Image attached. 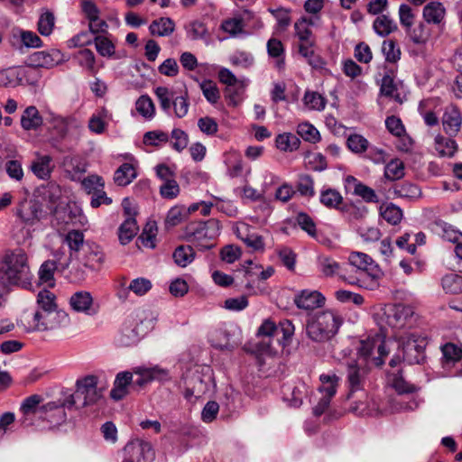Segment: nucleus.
Returning a JSON list of instances; mask_svg holds the SVG:
<instances>
[{"instance_id": "f257e3e1", "label": "nucleus", "mask_w": 462, "mask_h": 462, "mask_svg": "<svg viewBox=\"0 0 462 462\" xmlns=\"http://www.w3.org/2000/svg\"><path fill=\"white\" fill-rule=\"evenodd\" d=\"M32 277L28 256L23 249L16 248L8 252L0 261V284L4 287L18 286L29 289Z\"/></svg>"}, {"instance_id": "f03ea898", "label": "nucleus", "mask_w": 462, "mask_h": 462, "mask_svg": "<svg viewBox=\"0 0 462 462\" xmlns=\"http://www.w3.org/2000/svg\"><path fill=\"white\" fill-rule=\"evenodd\" d=\"M55 298V295L47 290L38 293V310L34 312L32 318L35 329L40 331L53 329L59 327L61 322L68 320V314L63 310H57Z\"/></svg>"}, {"instance_id": "7ed1b4c3", "label": "nucleus", "mask_w": 462, "mask_h": 462, "mask_svg": "<svg viewBox=\"0 0 462 462\" xmlns=\"http://www.w3.org/2000/svg\"><path fill=\"white\" fill-rule=\"evenodd\" d=\"M343 323L341 316L334 310L319 311L308 318L306 334L314 342L321 343L331 339Z\"/></svg>"}, {"instance_id": "20e7f679", "label": "nucleus", "mask_w": 462, "mask_h": 462, "mask_svg": "<svg viewBox=\"0 0 462 462\" xmlns=\"http://www.w3.org/2000/svg\"><path fill=\"white\" fill-rule=\"evenodd\" d=\"M29 68H17L0 71V86L33 84L35 68H50L54 65L51 56L45 51H36L29 57Z\"/></svg>"}, {"instance_id": "39448f33", "label": "nucleus", "mask_w": 462, "mask_h": 462, "mask_svg": "<svg viewBox=\"0 0 462 462\" xmlns=\"http://www.w3.org/2000/svg\"><path fill=\"white\" fill-rule=\"evenodd\" d=\"M76 391L66 399L68 408L75 406L77 409L97 403L103 396L101 388L97 387V377L87 375L77 380Z\"/></svg>"}, {"instance_id": "423d86ee", "label": "nucleus", "mask_w": 462, "mask_h": 462, "mask_svg": "<svg viewBox=\"0 0 462 462\" xmlns=\"http://www.w3.org/2000/svg\"><path fill=\"white\" fill-rule=\"evenodd\" d=\"M213 382V373L209 366L202 367L200 371L196 370L184 381V398L189 402H192V398L198 400L209 391Z\"/></svg>"}, {"instance_id": "0eeeda50", "label": "nucleus", "mask_w": 462, "mask_h": 462, "mask_svg": "<svg viewBox=\"0 0 462 462\" xmlns=\"http://www.w3.org/2000/svg\"><path fill=\"white\" fill-rule=\"evenodd\" d=\"M427 345V337L418 333H410L405 337H402L401 348L403 362L408 365L423 362L426 357L425 348Z\"/></svg>"}, {"instance_id": "6e6552de", "label": "nucleus", "mask_w": 462, "mask_h": 462, "mask_svg": "<svg viewBox=\"0 0 462 462\" xmlns=\"http://www.w3.org/2000/svg\"><path fill=\"white\" fill-rule=\"evenodd\" d=\"M155 451L151 442L134 439L129 440L123 448L122 462H152Z\"/></svg>"}, {"instance_id": "1a4fd4ad", "label": "nucleus", "mask_w": 462, "mask_h": 462, "mask_svg": "<svg viewBox=\"0 0 462 462\" xmlns=\"http://www.w3.org/2000/svg\"><path fill=\"white\" fill-rule=\"evenodd\" d=\"M217 230H218V223L215 219L192 222L186 227V239L191 243L211 239L216 236Z\"/></svg>"}, {"instance_id": "9d476101", "label": "nucleus", "mask_w": 462, "mask_h": 462, "mask_svg": "<svg viewBox=\"0 0 462 462\" xmlns=\"http://www.w3.org/2000/svg\"><path fill=\"white\" fill-rule=\"evenodd\" d=\"M386 323L394 328H402L412 318L413 310L411 306L404 304H393L385 309Z\"/></svg>"}, {"instance_id": "9b49d317", "label": "nucleus", "mask_w": 462, "mask_h": 462, "mask_svg": "<svg viewBox=\"0 0 462 462\" xmlns=\"http://www.w3.org/2000/svg\"><path fill=\"white\" fill-rule=\"evenodd\" d=\"M366 370L353 360L347 364L346 384L348 392L346 398L350 399L355 393L363 391L365 383Z\"/></svg>"}, {"instance_id": "f8f14e48", "label": "nucleus", "mask_w": 462, "mask_h": 462, "mask_svg": "<svg viewBox=\"0 0 462 462\" xmlns=\"http://www.w3.org/2000/svg\"><path fill=\"white\" fill-rule=\"evenodd\" d=\"M69 267V261H61L60 258L57 260L44 261L39 269V280L42 283H47L51 288L55 286L54 273L55 272L64 273Z\"/></svg>"}, {"instance_id": "ddd939ff", "label": "nucleus", "mask_w": 462, "mask_h": 462, "mask_svg": "<svg viewBox=\"0 0 462 462\" xmlns=\"http://www.w3.org/2000/svg\"><path fill=\"white\" fill-rule=\"evenodd\" d=\"M141 338L139 326L135 319H127L122 324L118 334L115 337V343L121 347H127L135 345Z\"/></svg>"}, {"instance_id": "4468645a", "label": "nucleus", "mask_w": 462, "mask_h": 462, "mask_svg": "<svg viewBox=\"0 0 462 462\" xmlns=\"http://www.w3.org/2000/svg\"><path fill=\"white\" fill-rule=\"evenodd\" d=\"M348 261V265L356 268V276L365 274L375 276L378 269H380L372 257L365 253L353 252L350 254Z\"/></svg>"}, {"instance_id": "2eb2a0df", "label": "nucleus", "mask_w": 462, "mask_h": 462, "mask_svg": "<svg viewBox=\"0 0 462 462\" xmlns=\"http://www.w3.org/2000/svg\"><path fill=\"white\" fill-rule=\"evenodd\" d=\"M65 407L66 400L60 403L50 402L41 406L39 418L47 420L51 426L60 425L67 420Z\"/></svg>"}, {"instance_id": "dca6fc26", "label": "nucleus", "mask_w": 462, "mask_h": 462, "mask_svg": "<svg viewBox=\"0 0 462 462\" xmlns=\"http://www.w3.org/2000/svg\"><path fill=\"white\" fill-rule=\"evenodd\" d=\"M325 300V297L319 291L310 290L299 291L293 299V302L298 309L308 311L322 307Z\"/></svg>"}, {"instance_id": "f3484780", "label": "nucleus", "mask_w": 462, "mask_h": 462, "mask_svg": "<svg viewBox=\"0 0 462 462\" xmlns=\"http://www.w3.org/2000/svg\"><path fill=\"white\" fill-rule=\"evenodd\" d=\"M278 328L271 319H265L259 327L256 336L264 337L256 344V350L261 354H268L271 351V338L277 333Z\"/></svg>"}, {"instance_id": "a211bd4d", "label": "nucleus", "mask_w": 462, "mask_h": 462, "mask_svg": "<svg viewBox=\"0 0 462 462\" xmlns=\"http://www.w3.org/2000/svg\"><path fill=\"white\" fill-rule=\"evenodd\" d=\"M133 374L129 371L120 372L116 374L114 386L110 391V397L115 401L123 400L128 393L127 387L132 385Z\"/></svg>"}, {"instance_id": "6ab92c4d", "label": "nucleus", "mask_w": 462, "mask_h": 462, "mask_svg": "<svg viewBox=\"0 0 462 462\" xmlns=\"http://www.w3.org/2000/svg\"><path fill=\"white\" fill-rule=\"evenodd\" d=\"M387 379L391 387L400 395L413 393L419 390L416 385L404 379L402 369H398L396 372H387Z\"/></svg>"}, {"instance_id": "aec40b11", "label": "nucleus", "mask_w": 462, "mask_h": 462, "mask_svg": "<svg viewBox=\"0 0 462 462\" xmlns=\"http://www.w3.org/2000/svg\"><path fill=\"white\" fill-rule=\"evenodd\" d=\"M318 268L319 272L326 277H331L334 275L340 276L343 280L346 281L345 272L346 269H343L339 263H337L334 258L328 255H319L318 257Z\"/></svg>"}, {"instance_id": "412c9836", "label": "nucleus", "mask_w": 462, "mask_h": 462, "mask_svg": "<svg viewBox=\"0 0 462 462\" xmlns=\"http://www.w3.org/2000/svg\"><path fill=\"white\" fill-rule=\"evenodd\" d=\"M69 305L77 312L88 315L95 313V310H92L93 298L88 291H80L73 293L69 299Z\"/></svg>"}, {"instance_id": "4be33fe9", "label": "nucleus", "mask_w": 462, "mask_h": 462, "mask_svg": "<svg viewBox=\"0 0 462 462\" xmlns=\"http://www.w3.org/2000/svg\"><path fill=\"white\" fill-rule=\"evenodd\" d=\"M43 124L42 116L34 106L24 109L21 116V125L26 131L37 130Z\"/></svg>"}, {"instance_id": "5701e85b", "label": "nucleus", "mask_w": 462, "mask_h": 462, "mask_svg": "<svg viewBox=\"0 0 462 462\" xmlns=\"http://www.w3.org/2000/svg\"><path fill=\"white\" fill-rule=\"evenodd\" d=\"M83 251L84 257L81 260L83 265L91 270L99 269L104 261V253L101 248L97 245H92L83 248Z\"/></svg>"}, {"instance_id": "b1692460", "label": "nucleus", "mask_w": 462, "mask_h": 462, "mask_svg": "<svg viewBox=\"0 0 462 462\" xmlns=\"http://www.w3.org/2000/svg\"><path fill=\"white\" fill-rule=\"evenodd\" d=\"M319 202L329 209L341 210L344 199L341 193L336 189L328 188L320 191Z\"/></svg>"}, {"instance_id": "393cba45", "label": "nucleus", "mask_w": 462, "mask_h": 462, "mask_svg": "<svg viewBox=\"0 0 462 462\" xmlns=\"http://www.w3.org/2000/svg\"><path fill=\"white\" fill-rule=\"evenodd\" d=\"M149 31L153 36H169L175 31V23L170 17H161L151 23Z\"/></svg>"}, {"instance_id": "a878e982", "label": "nucleus", "mask_w": 462, "mask_h": 462, "mask_svg": "<svg viewBox=\"0 0 462 462\" xmlns=\"http://www.w3.org/2000/svg\"><path fill=\"white\" fill-rule=\"evenodd\" d=\"M42 214V204L36 200H30L18 212L19 217L27 224H33L40 220Z\"/></svg>"}, {"instance_id": "bb28decb", "label": "nucleus", "mask_w": 462, "mask_h": 462, "mask_svg": "<svg viewBox=\"0 0 462 462\" xmlns=\"http://www.w3.org/2000/svg\"><path fill=\"white\" fill-rule=\"evenodd\" d=\"M393 193L396 197L409 199H416L421 196L420 187L407 180L395 183L393 187Z\"/></svg>"}, {"instance_id": "cd10ccee", "label": "nucleus", "mask_w": 462, "mask_h": 462, "mask_svg": "<svg viewBox=\"0 0 462 462\" xmlns=\"http://www.w3.org/2000/svg\"><path fill=\"white\" fill-rule=\"evenodd\" d=\"M340 211L343 213L346 219L352 223L364 219L368 213V208L361 202L345 203Z\"/></svg>"}, {"instance_id": "c85d7f7f", "label": "nucleus", "mask_w": 462, "mask_h": 462, "mask_svg": "<svg viewBox=\"0 0 462 462\" xmlns=\"http://www.w3.org/2000/svg\"><path fill=\"white\" fill-rule=\"evenodd\" d=\"M65 243L68 245L69 248V257L67 259L71 262L73 258L79 257V253L80 249L84 247V235L79 230H71L69 231L65 236Z\"/></svg>"}, {"instance_id": "c756f323", "label": "nucleus", "mask_w": 462, "mask_h": 462, "mask_svg": "<svg viewBox=\"0 0 462 462\" xmlns=\"http://www.w3.org/2000/svg\"><path fill=\"white\" fill-rule=\"evenodd\" d=\"M405 31L410 40L420 49L428 42L430 36V29L423 23H420L414 28H406Z\"/></svg>"}, {"instance_id": "7c9ffc66", "label": "nucleus", "mask_w": 462, "mask_h": 462, "mask_svg": "<svg viewBox=\"0 0 462 462\" xmlns=\"http://www.w3.org/2000/svg\"><path fill=\"white\" fill-rule=\"evenodd\" d=\"M137 176L135 168L133 164L125 162L123 163L114 174V180L118 186L129 185Z\"/></svg>"}, {"instance_id": "2f4dec72", "label": "nucleus", "mask_w": 462, "mask_h": 462, "mask_svg": "<svg viewBox=\"0 0 462 462\" xmlns=\"http://www.w3.org/2000/svg\"><path fill=\"white\" fill-rule=\"evenodd\" d=\"M444 15L445 8L439 2H430L423 8V18L428 23L439 24Z\"/></svg>"}, {"instance_id": "473e14b6", "label": "nucleus", "mask_w": 462, "mask_h": 462, "mask_svg": "<svg viewBox=\"0 0 462 462\" xmlns=\"http://www.w3.org/2000/svg\"><path fill=\"white\" fill-rule=\"evenodd\" d=\"M196 256V253L191 245H180L177 246L172 254L174 263L180 267H186L191 263Z\"/></svg>"}, {"instance_id": "72a5a7b5", "label": "nucleus", "mask_w": 462, "mask_h": 462, "mask_svg": "<svg viewBox=\"0 0 462 462\" xmlns=\"http://www.w3.org/2000/svg\"><path fill=\"white\" fill-rule=\"evenodd\" d=\"M138 230L135 217H126L118 228V237L121 244L126 245L132 241Z\"/></svg>"}, {"instance_id": "f704fd0d", "label": "nucleus", "mask_w": 462, "mask_h": 462, "mask_svg": "<svg viewBox=\"0 0 462 462\" xmlns=\"http://www.w3.org/2000/svg\"><path fill=\"white\" fill-rule=\"evenodd\" d=\"M381 275V270L378 269L375 276H368L365 275H349L346 278V282L351 285H357L359 287L365 288L366 290H374L379 286L378 280Z\"/></svg>"}, {"instance_id": "c9c22d12", "label": "nucleus", "mask_w": 462, "mask_h": 462, "mask_svg": "<svg viewBox=\"0 0 462 462\" xmlns=\"http://www.w3.org/2000/svg\"><path fill=\"white\" fill-rule=\"evenodd\" d=\"M321 385L319 387V391L323 394L324 397L332 399L338 386L339 377L333 374H322L319 376Z\"/></svg>"}, {"instance_id": "e433bc0d", "label": "nucleus", "mask_w": 462, "mask_h": 462, "mask_svg": "<svg viewBox=\"0 0 462 462\" xmlns=\"http://www.w3.org/2000/svg\"><path fill=\"white\" fill-rule=\"evenodd\" d=\"M461 116L458 111L445 112L443 116V128L449 136H455L461 127Z\"/></svg>"}, {"instance_id": "4c0bfd02", "label": "nucleus", "mask_w": 462, "mask_h": 462, "mask_svg": "<svg viewBox=\"0 0 462 462\" xmlns=\"http://www.w3.org/2000/svg\"><path fill=\"white\" fill-rule=\"evenodd\" d=\"M300 138L291 133L280 134L275 138L277 149L283 152H292L300 147Z\"/></svg>"}, {"instance_id": "58836bf2", "label": "nucleus", "mask_w": 462, "mask_h": 462, "mask_svg": "<svg viewBox=\"0 0 462 462\" xmlns=\"http://www.w3.org/2000/svg\"><path fill=\"white\" fill-rule=\"evenodd\" d=\"M51 157L49 155H43L39 157L36 161L32 162L31 170L35 176L39 179L46 180L51 177Z\"/></svg>"}, {"instance_id": "ea45409f", "label": "nucleus", "mask_w": 462, "mask_h": 462, "mask_svg": "<svg viewBox=\"0 0 462 462\" xmlns=\"http://www.w3.org/2000/svg\"><path fill=\"white\" fill-rule=\"evenodd\" d=\"M373 28L378 35L385 37L397 30V24L387 15L382 14L374 21Z\"/></svg>"}, {"instance_id": "a19ab883", "label": "nucleus", "mask_w": 462, "mask_h": 462, "mask_svg": "<svg viewBox=\"0 0 462 462\" xmlns=\"http://www.w3.org/2000/svg\"><path fill=\"white\" fill-rule=\"evenodd\" d=\"M441 285L446 293L458 294L462 292V276L457 273H448L443 276Z\"/></svg>"}, {"instance_id": "79ce46f5", "label": "nucleus", "mask_w": 462, "mask_h": 462, "mask_svg": "<svg viewBox=\"0 0 462 462\" xmlns=\"http://www.w3.org/2000/svg\"><path fill=\"white\" fill-rule=\"evenodd\" d=\"M380 216L391 225H397L402 218V210L396 205L390 203L380 207Z\"/></svg>"}, {"instance_id": "37998d69", "label": "nucleus", "mask_w": 462, "mask_h": 462, "mask_svg": "<svg viewBox=\"0 0 462 462\" xmlns=\"http://www.w3.org/2000/svg\"><path fill=\"white\" fill-rule=\"evenodd\" d=\"M297 134L304 141L311 143H316L320 141V134L319 130L308 122L299 124L297 127Z\"/></svg>"}, {"instance_id": "c03bdc74", "label": "nucleus", "mask_w": 462, "mask_h": 462, "mask_svg": "<svg viewBox=\"0 0 462 462\" xmlns=\"http://www.w3.org/2000/svg\"><path fill=\"white\" fill-rule=\"evenodd\" d=\"M295 221L300 229L306 232L310 237H317L318 232L316 223L309 214L305 212H299L295 217Z\"/></svg>"}, {"instance_id": "a18cd8bd", "label": "nucleus", "mask_w": 462, "mask_h": 462, "mask_svg": "<svg viewBox=\"0 0 462 462\" xmlns=\"http://www.w3.org/2000/svg\"><path fill=\"white\" fill-rule=\"evenodd\" d=\"M42 401V397L38 394H32L29 397L25 398L22 404L20 411L23 412L24 416L34 414L40 417V403Z\"/></svg>"}, {"instance_id": "49530a36", "label": "nucleus", "mask_w": 462, "mask_h": 462, "mask_svg": "<svg viewBox=\"0 0 462 462\" xmlns=\"http://www.w3.org/2000/svg\"><path fill=\"white\" fill-rule=\"evenodd\" d=\"M314 179L309 174H300L296 183V189L302 197L315 196Z\"/></svg>"}, {"instance_id": "de8ad7c7", "label": "nucleus", "mask_w": 462, "mask_h": 462, "mask_svg": "<svg viewBox=\"0 0 462 462\" xmlns=\"http://www.w3.org/2000/svg\"><path fill=\"white\" fill-rule=\"evenodd\" d=\"M199 86L203 96L208 103L214 105L218 102L220 99V92L216 82L211 79H204Z\"/></svg>"}, {"instance_id": "09e8293b", "label": "nucleus", "mask_w": 462, "mask_h": 462, "mask_svg": "<svg viewBox=\"0 0 462 462\" xmlns=\"http://www.w3.org/2000/svg\"><path fill=\"white\" fill-rule=\"evenodd\" d=\"M55 24V16L52 12L46 10L40 15L37 23L38 32L42 36H49L51 34Z\"/></svg>"}, {"instance_id": "8fccbe9b", "label": "nucleus", "mask_w": 462, "mask_h": 462, "mask_svg": "<svg viewBox=\"0 0 462 462\" xmlns=\"http://www.w3.org/2000/svg\"><path fill=\"white\" fill-rule=\"evenodd\" d=\"M136 110L145 118H152L155 115V106L148 95H142L135 103Z\"/></svg>"}, {"instance_id": "3c124183", "label": "nucleus", "mask_w": 462, "mask_h": 462, "mask_svg": "<svg viewBox=\"0 0 462 462\" xmlns=\"http://www.w3.org/2000/svg\"><path fill=\"white\" fill-rule=\"evenodd\" d=\"M134 374L136 378H133L132 385L137 386L138 388H143L156 377L155 369L137 368L134 370Z\"/></svg>"}, {"instance_id": "603ef678", "label": "nucleus", "mask_w": 462, "mask_h": 462, "mask_svg": "<svg viewBox=\"0 0 462 462\" xmlns=\"http://www.w3.org/2000/svg\"><path fill=\"white\" fill-rule=\"evenodd\" d=\"M382 51L387 62L396 63L401 59V49L393 40L383 41Z\"/></svg>"}, {"instance_id": "864d4df0", "label": "nucleus", "mask_w": 462, "mask_h": 462, "mask_svg": "<svg viewBox=\"0 0 462 462\" xmlns=\"http://www.w3.org/2000/svg\"><path fill=\"white\" fill-rule=\"evenodd\" d=\"M404 175L403 162L399 160H392L386 164L384 176L391 180H400Z\"/></svg>"}, {"instance_id": "5fc2aeb1", "label": "nucleus", "mask_w": 462, "mask_h": 462, "mask_svg": "<svg viewBox=\"0 0 462 462\" xmlns=\"http://www.w3.org/2000/svg\"><path fill=\"white\" fill-rule=\"evenodd\" d=\"M171 144L175 151L180 152L186 149L189 143V135L185 131L180 128H174L171 131Z\"/></svg>"}, {"instance_id": "6e6d98bb", "label": "nucleus", "mask_w": 462, "mask_h": 462, "mask_svg": "<svg viewBox=\"0 0 462 462\" xmlns=\"http://www.w3.org/2000/svg\"><path fill=\"white\" fill-rule=\"evenodd\" d=\"M97 51L103 57H112L115 54L116 47L106 37L97 35L94 39Z\"/></svg>"}, {"instance_id": "4d7b16f0", "label": "nucleus", "mask_w": 462, "mask_h": 462, "mask_svg": "<svg viewBox=\"0 0 462 462\" xmlns=\"http://www.w3.org/2000/svg\"><path fill=\"white\" fill-rule=\"evenodd\" d=\"M304 104L311 109L321 111L326 106V98L318 92L306 91L303 97Z\"/></svg>"}, {"instance_id": "13d9d810", "label": "nucleus", "mask_w": 462, "mask_h": 462, "mask_svg": "<svg viewBox=\"0 0 462 462\" xmlns=\"http://www.w3.org/2000/svg\"><path fill=\"white\" fill-rule=\"evenodd\" d=\"M186 217L185 208L183 207H172L167 213L165 218V226L167 228L174 227L181 223Z\"/></svg>"}, {"instance_id": "bf43d9fd", "label": "nucleus", "mask_w": 462, "mask_h": 462, "mask_svg": "<svg viewBox=\"0 0 462 462\" xmlns=\"http://www.w3.org/2000/svg\"><path fill=\"white\" fill-rule=\"evenodd\" d=\"M353 193L361 197L365 202L368 203H377L379 200L375 191L363 182H358L354 187Z\"/></svg>"}, {"instance_id": "052dcab7", "label": "nucleus", "mask_w": 462, "mask_h": 462, "mask_svg": "<svg viewBox=\"0 0 462 462\" xmlns=\"http://www.w3.org/2000/svg\"><path fill=\"white\" fill-rule=\"evenodd\" d=\"M447 363H456L462 359V349L453 343H447L441 347Z\"/></svg>"}, {"instance_id": "680f3d73", "label": "nucleus", "mask_w": 462, "mask_h": 462, "mask_svg": "<svg viewBox=\"0 0 462 462\" xmlns=\"http://www.w3.org/2000/svg\"><path fill=\"white\" fill-rule=\"evenodd\" d=\"M152 285L150 280L143 277H139L131 281L127 289L138 296H143L146 294L152 289Z\"/></svg>"}, {"instance_id": "e2e57ef3", "label": "nucleus", "mask_w": 462, "mask_h": 462, "mask_svg": "<svg viewBox=\"0 0 462 462\" xmlns=\"http://www.w3.org/2000/svg\"><path fill=\"white\" fill-rule=\"evenodd\" d=\"M5 171L8 177L15 181H22L24 176L21 162L17 160H8L5 162Z\"/></svg>"}, {"instance_id": "0e129e2a", "label": "nucleus", "mask_w": 462, "mask_h": 462, "mask_svg": "<svg viewBox=\"0 0 462 462\" xmlns=\"http://www.w3.org/2000/svg\"><path fill=\"white\" fill-rule=\"evenodd\" d=\"M81 12L88 22H97L98 20L100 10L92 0H82L80 2Z\"/></svg>"}, {"instance_id": "69168bd1", "label": "nucleus", "mask_w": 462, "mask_h": 462, "mask_svg": "<svg viewBox=\"0 0 462 462\" xmlns=\"http://www.w3.org/2000/svg\"><path fill=\"white\" fill-rule=\"evenodd\" d=\"M21 42L26 48H40L42 46V39L32 31L19 30Z\"/></svg>"}, {"instance_id": "338daca9", "label": "nucleus", "mask_w": 462, "mask_h": 462, "mask_svg": "<svg viewBox=\"0 0 462 462\" xmlns=\"http://www.w3.org/2000/svg\"><path fill=\"white\" fill-rule=\"evenodd\" d=\"M244 26L245 24L242 18H229L223 21L221 29L231 35L236 36L243 32Z\"/></svg>"}, {"instance_id": "774afa93", "label": "nucleus", "mask_w": 462, "mask_h": 462, "mask_svg": "<svg viewBox=\"0 0 462 462\" xmlns=\"http://www.w3.org/2000/svg\"><path fill=\"white\" fill-rule=\"evenodd\" d=\"M278 256L282 264L289 270H295L297 254L289 247H282L278 252Z\"/></svg>"}]
</instances>
